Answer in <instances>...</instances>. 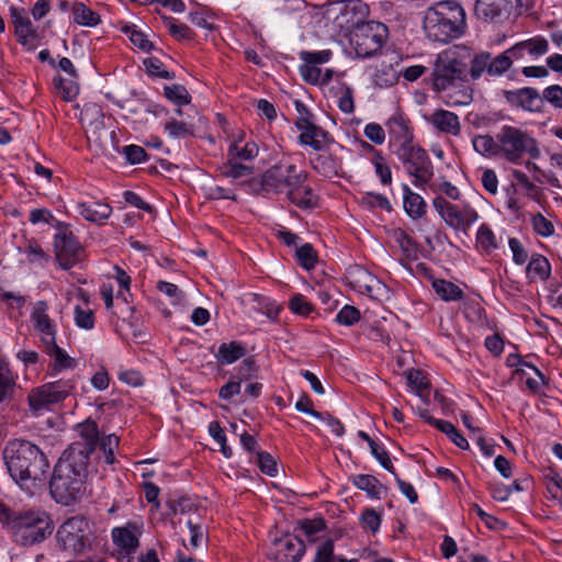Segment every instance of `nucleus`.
<instances>
[{"mask_svg":"<svg viewBox=\"0 0 562 562\" xmlns=\"http://www.w3.org/2000/svg\"><path fill=\"white\" fill-rule=\"evenodd\" d=\"M369 447H370L371 453L375 457V459L380 462V464L385 470H387L389 472L394 474V467H393V463L390 459L387 451L383 447H381L379 443H376L375 441L371 442V445Z\"/></svg>","mask_w":562,"mask_h":562,"instance_id":"53","label":"nucleus"},{"mask_svg":"<svg viewBox=\"0 0 562 562\" xmlns=\"http://www.w3.org/2000/svg\"><path fill=\"white\" fill-rule=\"evenodd\" d=\"M307 173L294 164L280 161L270 167L260 178L248 181V187L256 194L285 193L288 200L302 209L315 205L314 193L306 184Z\"/></svg>","mask_w":562,"mask_h":562,"instance_id":"1","label":"nucleus"},{"mask_svg":"<svg viewBox=\"0 0 562 562\" xmlns=\"http://www.w3.org/2000/svg\"><path fill=\"white\" fill-rule=\"evenodd\" d=\"M476 241L486 252H491L497 248L496 237L486 224L480 226L476 234Z\"/></svg>","mask_w":562,"mask_h":562,"instance_id":"44","label":"nucleus"},{"mask_svg":"<svg viewBox=\"0 0 562 562\" xmlns=\"http://www.w3.org/2000/svg\"><path fill=\"white\" fill-rule=\"evenodd\" d=\"M295 125L301 131L299 136L300 143L311 146L316 151L324 150L333 142L327 132L307 119L297 120Z\"/></svg>","mask_w":562,"mask_h":562,"instance_id":"17","label":"nucleus"},{"mask_svg":"<svg viewBox=\"0 0 562 562\" xmlns=\"http://www.w3.org/2000/svg\"><path fill=\"white\" fill-rule=\"evenodd\" d=\"M395 153L407 172L414 177L413 183L416 187H423L430 181L434 175L432 164L425 149L411 142L397 147Z\"/></svg>","mask_w":562,"mask_h":562,"instance_id":"9","label":"nucleus"},{"mask_svg":"<svg viewBox=\"0 0 562 562\" xmlns=\"http://www.w3.org/2000/svg\"><path fill=\"white\" fill-rule=\"evenodd\" d=\"M550 263L543 256L537 255L531 258L527 266V273L531 278L544 280L550 274Z\"/></svg>","mask_w":562,"mask_h":562,"instance_id":"39","label":"nucleus"},{"mask_svg":"<svg viewBox=\"0 0 562 562\" xmlns=\"http://www.w3.org/2000/svg\"><path fill=\"white\" fill-rule=\"evenodd\" d=\"M24 252L31 262H43L48 260L47 254L35 240H29Z\"/></svg>","mask_w":562,"mask_h":562,"instance_id":"55","label":"nucleus"},{"mask_svg":"<svg viewBox=\"0 0 562 562\" xmlns=\"http://www.w3.org/2000/svg\"><path fill=\"white\" fill-rule=\"evenodd\" d=\"M79 214L92 223H103L112 213V207L102 202H81L77 204Z\"/></svg>","mask_w":562,"mask_h":562,"instance_id":"25","label":"nucleus"},{"mask_svg":"<svg viewBox=\"0 0 562 562\" xmlns=\"http://www.w3.org/2000/svg\"><path fill=\"white\" fill-rule=\"evenodd\" d=\"M432 286L443 301H459L463 297V291L450 281L438 279L432 282Z\"/></svg>","mask_w":562,"mask_h":562,"instance_id":"35","label":"nucleus"},{"mask_svg":"<svg viewBox=\"0 0 562 562\" xmlns=\"http://www.w3.org/2000/svg\"><path fill=\"white\" fill-rule=\"evenodd\" d=\"M426 120L431 123L439 132L459 135L461 131V124L459 116L447 110H436L430 116L426 117Z\"/></svg>","mask_w":562,"mask_h":562,"instance_id":"22","label":"nucleus"},{"mask_svg":"<svg viewBox=\"0 0 562 562\" xmlns=\"http://www.w3.org/2000/svg\"><path fill=\"white\" fill-rule=\"evenodd\" d=\"M166 26L169 33L178 41L191 40L193 37V32L189 26L186 24H177L171 18L166 19Z\"/></svg>","mask_w":562,"mask_h":562,"instance_id":"49","label":"nucleus"},{"mask_svg":"<svg viewBox=\"0 0 562 562\" xmlns=\"http://www.w3.org/2000/svg\"><path fill=\"white\" fill-rule=\"evenodd\" d=\"M90 525L81 516L68 518L57 530V541L71 553H81L90 546Z\"/></svg>","mask_w":562,"mask_h":562,"instance_id":"10","label":"nucleus"},{"mask_svg":"<svg viewBox=\"0 0 562 562\" xmlns=\"http://www.w3.org/2000/svg\"><path fill=\"white\" fill-rule=\"evenodd\" d=\"M112 539L114 544L123 550L126 554L134 553L139 547L136 527L132 525L114 528L112 530Z\"/></svg>","mask_w":562,"mask_h":562,"instance_id":"24","label":"nucleus"},{"mask_svg":"<svg viewBox=\"0 0 562 562\" xmlns=\"http://www.w3.org/2000/svg\"><path fill=\"white\" fill-rule=\"evenodd\" d=\"M188 527L190 531V547L196 549L205 541L204 529L192 520H188Z\"/></svg>","mask_w":562,"mask_h":562,"instance_id":"62","label":"nucleus"},{"mask_svg":"<svg viewBox=\"0 0 562 562\" xmlns=\"http://www.w3.org/2000/svg\"><path fill=\"white\" fill-rule=\"evenodd\" d=\"M509 3V0H476L474 13L486 22L498 21L508 13Z\"/></svg>","mask_w":562,"mask_h":562,"instance_id":"20","label":"nucleus"},{"mask_svg":"<svg viewBox=\"0 0 562 562\" xmlns=\"http://www.w3.org/2000/svg\"><path fill=\"white\" fill-rule=\"evenodd\" d=\"M374 168L376 175L383 184L387 186L392 182V172L390 167L385 164V159L379 151H374Z\"/></svg>","mask_w":562,"mask_h":562,"instance_id":"52","label":"nucleus"},{"mask_svg":"<svg viewBox=\"0 0 562 562\" xmlns=\"http://www.w3.org/2000/svg\"><path fill=\"white\" fill-rule=\"evenodd\" d=\"M346 279L353 290L369 296H374L375 288L380 286V282L367 269L360 266L350 267Z\"/></svg>","mask_w":562,"mask_h":562,"instance_id":"19","label":"nucleus"},{"mask_svg":"<svg viewBox=\"0 0 562 562\" xmlns=\"http://www.w3.org/2000/svg\"><path fill=\"white\" fill-rule=\"evenodd\" d=\"M245 355V348L236 341L229 344H222L218 347L216 358L222 364H231Z\"/></svg>","mask_w":562,"mask_h":562,"instance_id":"31","label":"nucleus"},{"mask_svg":"<svg viewBox=\"0 0 562 562\" xmlns=\"http://www.w3.org/2000/svg\"><path fill=\"white\" fill-rule=\"evenodd\" d=\"M16 41L27 50H33L41 44V36L32 25L14 31Z\"/></svg>","mask_w":562,"mask_h":562,"instance_id":"38","label":"nucleus"},{"mask_svg":"<svg viewBox=\"0 0 562 562\" xmlns=\"http://www.w3.org/2000/svg\"><path fill=\"white\" fill-rule=\"evenodd\" d=\"M165 95L168 100L172 101L177 105L189 104L191 95L187 88L182 85H172L165 87Z\"/></svg>","mask_w":562,"mask_h":562,"instance_id":"42","label":"nucleus"},{"mask_svg":"<svg viewBox=\"0 0 562 562\" xmlns=\"http://www.w3.org/2000/svg\"><path fill=\"white\" fill-rule=\"evenodd\" d=\"M165 130L172 137H186L192 135L190 125H188L184 122H178L176 120L167 122L165 125Z\"/></svg>","mask_w":562,"mask_h":562,"instance_id":"58","label":"nucleus"},{"mask_svg":"<svg viewBox=\"0 0 562 562\" xmlns=\"http://www.w3.org/2000/svg\"><path fill=\"white\" fill-rule=\"evenodd\" d=\"M542 101H548L555 109H562V87L553 85L542 91Z\"/></svg>","mask_w":562,"mask_h":562,"instance_id":"54","label":"nucleus"},{"mask_svg":"<svg viewBox=\"0 0 562 562\" xmlns=\"http://www.w3.org/2000/svg\"><path fill=\"white\" fill-rule=\"evenodd\" d=\"M56 259L63 269H71L82 258V247L65 225L59 224L58 232L54 238Z\"/></svg>","mask_w":562,"mask_h":562,"instance_id":"14","label":"nucleus"},{"mask_svg":"<svg viewBox=\"0 0 562 562\" xmlns=\"http://www.w3.org/2000/svg\"><path fill=\"white\" fill-rule=\"evenodd\" d=\"M404 190V209L407 214L413 218H419L426 213V203L424 199L413 192L407 186L403 187Z\"/></svg>","mask_w":562,"mask_h":562,"instance_id":"27","label":"nucleus"},{"mask_svg":"<svg viewBox=\"0 0 562 562\" xmlns=\"http://www.w3.org/2000/svg\"><path fill=\"white\" fill-rule=\"evenodd\" d=\"M258 146L254 142L241 144V140L234 142L228 148V157L235 160H251L258 156Z\"/></svg>","mask_w":562,"mask_h":562,"instance_id":"30","label":"nucleus"},{"mask_svg":"<svg viewBox=\"0 0 562 562\" xmlns=\"http://www.w3.org/2000/svg\"><path fill=\"white\" fill-rule=\"evenodd\" d=\"M387 35V27L381 22H360L350 33V44L358 57L367 58L382 48Z\"/></svg>","mask_w":562,"mask_h":562,"instance_id":"7","label":"nucleus"},{"mask_svg":"<svg viewBox=\"0 0 562 562\" xmlns=\"http://www.w3.org/2000/svg\"><path fill=\"white\" fill-rule=\"evenodd\" d=\"M549 50V43L542 36H535L532 38L521 41L515 44L512 48L507 50L510 55L518 59L522 58L525 53H528L531 56L538 57L547 54Z\"/></svg>","mask_w":562,"mask_h":562,"instance_id":"23","label":"nucleus"},{"mask_svg":"<svg viewBox=\"0 0 562 562\" xmlns=\"http://www.w3.org/2000/svg\"><path fill=\"white\" fill-rule=\"evenodd\" d=\"M0 524L13 542L29 547L44 541L54 530L50 517L44 510H15L0 502Z\"/></svg>","mask_w":562,"mask_h":562,"instance_id":"4","label":"nucleus"},{"mask_svg":"<svg viewBox=\"0 0 562 562\" xmlns=\"http://www.w3.org/2000/svg\"><path fill=\"white\" fill-rule=\"evenodd\" d=\"M304 553L303 540L292 535H285L274 540L270 557L274 562H299Z\"/></svg>","mask_w":562,"mask_h":562,"instance_id":"15","label":"nucleus"},{"mask_svg":"<svg viewBox=\"0 0 562 562\" xmlns=\"http://www.w3.org/2000/svg\"><path fill=\"white\" fill-rule=\"evenodd\" d=\"M80 437L85 440L83 442H74L85 448L86 459L89 460L90 454L94 451L95 446L99 441V429L95 422L87 419L78 426Z\"/></svg>","mask_w":562,"mask_h":562,"instance_id":"26","label":"nucleus"},{"mask_svg":"<svg viewBox=\"0 0 562 562\" xmlns=\"http://www.w3.org/2000/svg\"><path fill=\"white\" fill-rule=\"evenodd\" d=\"M512 58L514 57L510 55V53H507V50L493 59L490 56L488 75L501 76L502 74H504L506 70L510 68L513 64Z\"/></svg>","mask_w":562,"mask_h":562,"instance_id":"41","label":"nucleus"},{"mask_svg":"<svg viewBox=\"0 0 562 562\" xmlns=\"http://www.w3.org/2000/svg\"><path fill=\"white\" fill-rule=\"evenodd\" d=\"M252 171V167L239 164L238 160H235L231 157L228 162L221 168V172L224 177L233 179L250 176Z\"/></svg>","mask_w":562,"mask_h":562,"instance_id":"40","label":"nucleus"},{"mask_svg":"<svg viewBox=\"0 0 562 562\" xmlns=\"http://www.w3.org/2000/svg\"><path fill=\"white\" fill-rule=\"evenodd\" d=\"M81 446L70 445L63 453L50 480V493L58 503L68 505L85 491L88 460Z\"/></svg>","mask_w":562,"mask_h":562,"instance_id":"2","label":"nucleus"},{"mask_svg":"<svg viewBox=\"0 0 562 562\" xmlns=\"http://www.w3.org/2000/svg\"><path fill=\"white\" fill-rule=\"evenodd\" d=\"M390 140L394 146L402 147L414 139L411 121L402 113H394L385 123Z\"/></svg>","mask_w":562,"mask_h":562,"instance_id":"18","label":"nucleus"},{"mask_svg":"<svg viewBox=\"0 0 562 562\" xmlns=\"http://www.w3.org/2000/svg\"><path fill=\"white\" fill-rule=\"evenodd\" d=\"M2 457L10 476L21 486L29 482H41L46 479L49 462L45 453L27 440H10Z\"/></svg>","mask_w":562,"mask_h":562,"instance_id":"3","label":"nucleus"},{"mask_svg":"<svg viewBox=\"0 0 562 562\" xmlns=\"http://www.w3.org/2000/svg\"><path fill=\"white\" fill-rule=\"evenodd\" d=\"M31 321L34 329L41 336L43 344H53L56 338V326L48 315V304L45 301H37L33 304Z\"/></svg>","mask_w":562,"mask_h":562,"instance_id":"16","label":"nucleus"},{"mask_svg":"<svg viewBox=\"0 0 562 562\" xmlns=\"http://www.w3.org/2000/svg\"><path fill=\"white\" fill-rule=\"evenodd\" d=\"M432 205L449 227L462 231L464 234L479 218L477 212L470 205L459 210L457 205L448 202L442 196L435 198Z\"/></svg>","mask_w":562,"mask_h":562,"instance_id":"13","label":"nucleus"},{"mask_svg":"<svg viewBox=\"0 0 562 562\" xmlns=\"http://www.w3.org/2000/svg\"><path fill=\"white\" fill-rule=\"evenodd\" d=\"M331 50L325 49L319 52L300 53L302 65L300 66V74L304 81L311 85H326L331 80L334 71L331 69L322 70L321 65L327 63L331 58Z\"/></svg>","mask_w":562,"mask_h":562,"instance_id":"12","label":"nucleus"},{"mask_svg":"<svg viewBox=\"0 0 562 562\" xmlns=\"http://www.w3.org/2000/svg\"><path fill=\"white\" fill-rule=\"evenodd\" d=\"M360 204L369 210L375 207L385 211L392 210L390 201L384 195L378 193H366L361 196Z\"/></svg>","mask_w":562,"mask_h":562,"instance_id":"45","label":"nucleus"},{"mask_svg":"<svg viewBox=\"0 0 562 562\" xmlns=\"http://www.w3.org/2000/svg\"><path fill=\"white\" fill-rule=\"evenodd\" d=\"M16 391V382L8 368L0 364V404L11 401Z\"/></svg>","mask_w":562,"mask_h":562,"instance_id":"37","label":"nucleus"},{"mask_svg":"<svg viewBox=\"0 0 562 562\" xmlns=\"http://www.w3.org/2000/svg\"><path fill=\"white\" fill-rule=\"evenodd\" d=\"M10 16L12 20V24L14 26V31L22 29V27L25 29L26 26H30L33 24L32 21L30 20V18L26 15L24 9L11 7L10 8Z\"/></svg>","mask_w":562,"mask_h":562,"instance_id":"63","label":"nucleus"},{"mask_svg":"<svg viewBox=\"0 0 562 562\" xmlns=\"http://www.w3.org/2000/svg\"><path fill=\"white\" fill-rule=\"evenodd\" d=\"M122 153L124 154L126 160L132 165L140 164L147 158L145 149L137 145L125 146L123 147Z\"/></svg>","mask_w":562,"mask_h":562,"instance_id":"57","label":"nucleus"},{"mask_svg":"<svg viewBox=\"0 0 562 562\" xmlns=\"http://www.w3.org/2000/svg\"><path fill=\"white\" fill-rule=\"evenodd\" d=\"M467 66L457 57L440 54L434 65L432 89L437 92L458 89L465 82Z\"/></svg>","mask_w":562,"mask_h":562,"instance_id":"8","label":"nucleus"},{"mask_svg":"<svg viewBox=\"0 0 562 562\" xmlns=\"http://www.w3.org/2000/svg\"><path fill=\"white\" fill-rule=\"evenodd\" d=\"M334 540L327 539L317 547L313 562H336Z\"/></svg>","mask_w":562,"mask_h":562,"instance_id":"47","label":"nucleus"},{"mask_svg":"<svg viewBox=\"0 0 562 562\" xmlns=\"http://www.w3.org/2000/svg\"><path fill=\"white\" fill-rule=\"evenodd\" d=\"M532 226L536 233L544 237L554 233L553 224L540 213L532 217Z\"/></svg>","mask_w":562,"mask_h":562,"instance_id":"59","label":"nucleus"},{"mask_svg":"<svg viewBox=\"0 0 562 562\" xmlns=\"http://www.w3.org/2000/svg\"><path fill=\"white\" fill-rule=\"evenodd\" d=\"M360 319V312L351 305H345L336 315V321L345 326H351Z\"/></svg>","mask_w":562,"mask_h":562,"instance_id":"51","label":"nucleus"},{"mask_svg":"<svg viewBox=\"0 0 562 562\" xmlns=\"http://www.w3.org/2000/svg\"><path fill=\"white\" fill-rule=\"evenodd\" d=\"M289 305L293 313L302 316L308 315L313 310L312 304L302 294L294 295Z\"/></svg>","mask_w":562,"mask_h":562,"instance_id":"60","label":"nucleus"},{"mask_svg":"<svg viewBox=\"0 0 562 562\" xmlns=\"http://www.w3.org/2000/svg\"><path fill=\"white\" fill-rule=\"evenodd\" d=\"M74 21L85 26H94L100 22L98 13L86 7L82 2H76L72 5Z\"/></svg>","mask_w":562,"mask_h":562,"instance_id":"36","label":"nucleus"},{"mask_svg":"<svg viewBox=\"0 0 562 562\" xmlns=\"http://www.w3.org/2000/svg\"><path fill=\"white\" fill-rule=\"evenodd\" d=\"M423 29L430 41L449 43L465 32V12L457 1H439L425 11Z\"/></svg>","mask_w":562,"mask_h":562,"instance_id":"5","label":"nucleus"},{"mask_svg":"<svg viewBox=\"0 0 562 562\" xmlns=\"http://www.w3.org/2000/svg\"><path fill=\"white\" fill-rule=\"evenodd\" d=\"M311 164L313 168L325 177H331L338 172V161L325 149L318 151L315 157L312 158Z\"/></svg>","mask_w":562,"mask_h":562,"instance_id":"28","label":"nucleus"},{"mask_svg":"<svg viewBox=\"0 0 562 562\" xmlns=\"http://www.w3.org/2000/svg\"><path fill=\"white\" fill-rule=\"evenodd\" d=\"M75 322L78 327L92 329L94 326L93 313L91 310H83L80 306L75 307Z\"/></svg>","mask_w":562,"mask_h":562,"instance_id":"56","label":"nucleus"},{"mask_svg":"<svg viewBox=\"0 0 562 562\" xmlns=\"http://www.w3.org/2000/svg\"><path fill=\"white\" fill-rule=\"evenodd\" d=\"M156 288L158 291H160L161 293H164L168 297H170L171 302L173 304L179 303L182 299V292L173 283L166 282V281H158Z\"/></svg>","mask_w":562,"mask_h":562,"instance_id":"64","label":"nucleus"},{"mask_svg":"<svg viewBox=\"0 0 562 562\" xmlns=\"http://www.w3.org/2000/svg\"><path fill=\"white\" fill-rule=\"evenodd\" d=\"M506 100L513 105L519 106L526 111L539 110L542 98L533 88H522L505 92Z\"/></svg>","mask_w":562,"mask_h":562,"instance_id":"21","label":"nucleus"},{"mask_svg":"<svg viewBox=\"0 0 562 562\" xmlns=\"http://www.w3.org/2000/svg\"><path fill=\"white\" fill-rule=\"evenodd\" d=\"M352 482L359 490L367 492L372 498H380L385 490L379 480L370 474H358L353 476Z\"/></svg>","mask_w":562,"mask_h":562,"instance_id":"29","label":"nucleus"},{"mask_svg":"<svg viewBox=\"0 0 562 562\" xmlns=\"http://www.w3.org/2000/svg\"><path fill=\"white\" fill-rule=\"evenodd\" d=\"M473 148L482 156L496 157L498 156L497 137L488 134L476 135L472 139Z\"/></svg>","mask_w":562,"mask_h":562,"instance_id":"33","label":"nucleus"},{"mask_svg":"<svg viewBox=\"0 0 562 562\" xmlns=\"http://www.w3.org/2000/svg\"><path fill=\"white\" fill-rule=\"evenodd\" d=\"M428 423L435 425L440 431L446 434L452 440V442L459 448L463 450H467L469 448L468 440L458 431V429L450 422L429 417Z\"/></svg>","mask_w":562,"mask_h":562,"instance_id":"32","label":"nucleus"},{"mask_svg":"<svg viewBox=\"0 0 562 562\" xmlns=\"http://www.w3.org/2000/svg\"><path fill=\"white\" fill-rule=\"evenodd\" d=\"M366 137L376 145H381L385 140L383 127L378 123H369L363 131Z\"/></svg>","mask_w":562,"mask_h":562,"instance_id":"61","label":"nucleus"},{"mask_svg":"<svg viewBox=\"0 0 562 562\" xmlns=\"http://www.w3.org/2000/svg\"><path fill=\"white\" fill-rule=\"evenodd\" d=\"M75 387L72 380H59L33 389L27 396L30 408L35 414L48 409L65 400Z\"/></svg>","mask_w":562,"mask_h":562,"instance_id":"11","label":"nucleus"},{"mask_svg":"<svg viewBox=\"0 0 562 562\" xmlns=\"http://www.w3.org/2000/svg\"><path fill=\"white\" fill-rule=\"evenodd\" d=\"M47 353L54 359V370H63L75 367V359L69 357L66 351L56 345V338L53 344H44Z\"/></svg>","mask_w":562,"mask_h":562,"instance_id":"34","label":"nucleus"},{"mask_svg":"<svg viewBox=\"0 0 562 562\" xmlns=\"http://www.w3.org/2000/svg\"><path fill=\"white\" fill-rule=\"evenodd\" d=\"M326 525L323 518L305 519L300 522V529L307 537L308 541H316V535L325 529Z\"/></svg>","mask_w":562,"mask_h":562,"instance_id":"46","label":"nucleus"},{"mask_svg":"<svg viewBox=\"0 0 562 562\" xmlns=\"http://www.w3.org/2000/svg\"><path fill=\"white\" fill-rule=\"evenodd\" d=\"M120 439L115 435L103 437L100 441V448L104 453L105 462L112 464L115 461L114 450L119 447Z\"/></svg>","mask_w":562,"mask_h":562,"instance_id":"50","label":"nucleus"},{"mask_svg":"<svg viewBox=\"0 0 562 562\" xmlns=\"http://www.w3.org/2000/svg\"><path fill=\"white\" fill-rule=\"evenodd\" d=\"M296 258L306 270L313 269L317 262V254L311 244H304L299 247L296 249Z\"/></svg>","mask_w":562,"mask_h":562,"instance_id":"43","label":"nucleus"},{"mask_svg":"<svg viewBox=\"0 0 562 562\" xmlns=\"http://www.w3.org/2000/svg\"><path fill=\"white\" fill-rule=\"evenodd\" d=\"M498 145V156L510 164H517L528 154L537 159L541 150L537 140L527 132L512 125H504L496 134Z\"/></svg>","mask_w":562,"mask_h":562,"instance_id":"6","label":"nucleus"},{"mask_svg":"<svg viewBox=\"0 0 562 562\" xmlns=\"http://www.w3.org/2000/svg\"><path fill=\"white\" fill-rule=\"evenodd\" d=\"M490 54L482 53L476 55L471 61L470 75L472 79H477L484 71L488 74Z\"/></svg>","mask_w":562,"mask_h":562,"instance_id":"48","label":"nucleus"}]
</instances>
